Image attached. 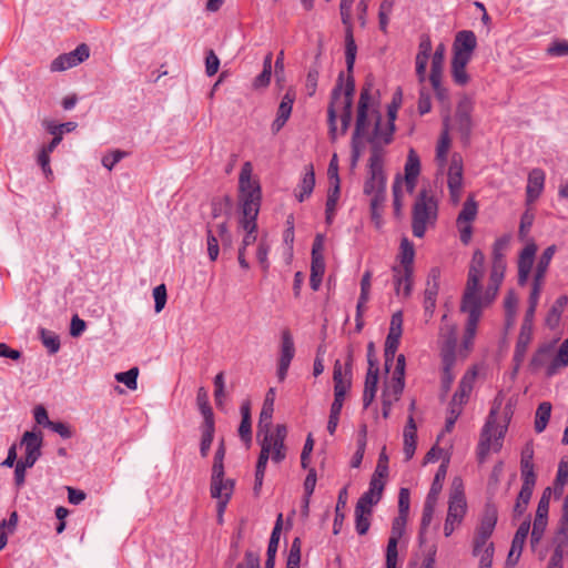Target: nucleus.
I'll list each match as a JSON object with an SVG mask.
<instances>
[{
    "mask_svg": "<svg viewBox=\"0 0 568 568\" xmlns=\"http://www.w3.org/2000/svg\"><path fill=\"white\" fill-rule=\"evenodd\" d=\"M386 120L383 121L379 111V94L372 93V85L365 83L361 90L357 104L355 130L352 136V158L355 163L359 158L361 138L367 135L372 145L368 172L363 192L369 197L371 221L381 230L387 202V174L384 171L383 146L390 143V104H386Z\"/></svg>",
    "mask_w": 568,
    "mask_h": 568,
    "instance_id": "obj_1",
    "label": "nucleus"
},
{
    "mask_svg": "<svg viewBox=\"0 0 568 568\" xmlns=\"http://www.w3.org/2000/svg\"><path fill=\"white\" fill-rule=\"evenodd\" d=\"M345 27V61L346 69L348 72V77L344 81V72H341L337 79V83L332 90L331 93V102L327 108V122L329 128V136L332 140L336 139V118L337 111H341V122H342V133H345L352 122V108H353V97L355 93V82L352 75L356 54H357V44L354 39L353 33V24L344 26Z\"/></svg>",
    "mask_w": 568,
    "mask_h": 568,
    "instance_id": "obj_2",
    "label": "nucleus"
},
{
    "mask_svg": "<svg viewBox=\"0 0 568 568\" xmlns=\"http://www.w3.org/2000/svg\"><path fill=\"white\" fill-rule=\"evenodd\" d=\"M516 399H506L503 392L494 398L490 412L480 433L477 447L478 460L483 463L490 452H498L501 448V440L513 418Z\"/></svg>",
    "mask_w": 568,
    "mask_h": 568,
    "instance_id": "obj_3",
    "label": "nucleus"
},
{
    "mask_svg": "<svg viewBox=\"0 0 568 568\" xmlns=\"http://www.w3.org/2000/svg\"><path fill=\"white\" fill-rule=\"evenodd\" d=\"M450 119L449 115L443 119V129L436 145L435 161L438 171L446 172L447 187L452 204L460 202L464 186V161L460 153H453L448 160V152L452 145Z\"/></svg>",
    "mask_w": 568,
    "mask_h": 568,
    "instance_id": "obj_4",
    "label": "nucleus"
},
{
    "mask_svg": "<svg viewBox=\"0 0 568 568\" xmlns=\"http://www.w3.org/2000/svg\"><path fill=\"white\" fill-rule=\"evenodd\" d=\"M485 255L480 250H476L473 253L471 262L468 270V276L466 287L463 294L460 311L467 314V321L465 324V333L462 343V352L464 356L470 352L474 345V322L477 314L478 300L476 297V291L479 288V283L484 275Z\"/></svg>",
    "mask_w": 568,
    "mask_h": 568,
    "instance_id": "obj_5",
    "label": "nucleus"
},
{
    "mask_svg": "<svg viewBox=\"0 0 568 568\" xmlns=\"http://www.w3.org/2000/svg\"><path fill=\"white\" fill-rule=\"evenodd\" d=\"M438 220V201L428 190L419 191L412 205V233L423 239L426 232L436 226Z\"/></svg>",
    "mask_w": 568,
    "mask_h": 568,
    "instance_id": "obj_6",
    "label": "nucleus"
},
{
    "mask_svg": "<svg viewBox=\"0 0 568 568\" xmlns=\"http://www.w3.org/2000/svg\"><path fill=\"white\" fill-rule=\"evenodd\" d=\"M476 47L477 39L473 31L463 30L456 33L453 43L450 72L454 82L458 85H465L469 81L466 67L471 60Z\"/></svg>",
    "mask_w": 568,
    "mask_h": 568,
    "instance_id": "obj_7",
    "label": "nucleus"
},
{
    "mask_svg": "<svg viewBox=\"0 0 568 568\" xmlns=\"http://www.w3.org/2000/svg\"><path fill=\"white\" fill-rule=\"evenodd\" d=\"M415 248L414 244L404 236L400 241L398 260L400 268L393 267V277L396 278V293L407 297L410 295L413 285V271H414Z\"/></svg>",
    "mask_w": 568,
    "mask_h": 568,
    "instance_id": "obj_8",
    "label": "nucleus"
},
{
    "mask_svg": "<svg viewBox=\"0 0 568 568\" xmlns=\"http://www.w3.org/2000/svg\"><path fill=\"white\" fill-rule=\"evenodd\" d=\"M440 358L443 363L442 388L448 392L455 379L453 371L456 364V329L454 326L445 325L440 328Z\"/></svg>",
    "mask_w": 568,
    "mask_h": 568,
    "instance_id": "obj_9",
    "label": "nucleus"
},
{
    "mask_svg": "<svg viewBox=\"0 0 568 568\" xmlns=\"http://www.w3.org/2000/svg\"><path fill=\"white\" fill-rule=\"evenodd\" d=\"M505 271L506 264L493 263L487 287L485 291H483L481 285L479 284V288L476 291L478 304L476 320L474 322V337L476 336L477 326L481 317L483 310L488 307L497 297L499 287L505 276Z\"/></svg>",
    "mask_w": 568,
    "mask_h": 568,
    "instance_id": "obj_10",
    "label": "nucleus"
},
{
    "mask_svg": "<svg viewBox=\"0 0 568 568\" xmlns=\"http://www.w3.org/2000/svg\"><path fill=\"white\" fill-rule=\"evenodd\" d=\"M420 174V160L414 149H409L407 160L404 166V176L396 175L393 183V195L397 197V193L402 186L405 187L406 192L414 193L417 180Z\"/></svg>",
    "mask_w": 568,
    "mask_h": 568,
    "instance_id": "obj_11",
    "label": "nucleus"
},
{
    "mask_svg": "<svg viewBox=\"0 0 568 568\" xmlns=\"http://www.w3.org/2000/svg\"><path fill=\"white\" fill-rule=\"evenodd\" d=\"M239 184L241 206H246L247 204L260 206L262 196L261 186L257 181L252 180V164L250 162L243 164L240 172Z\"/></svg>",
    "mask_w": 568,
    "mask_h": 568,
    "instance_id": "obj_12",
    "label": "nucleus"
},
{
    "mask_svg": "<svg viewBox=\"0 0 568 568\" xmlns=\"http://www.w3.org/2000/svg\"><path fill=\"white\" fill-rule=\"evenodd\" d=\"M474 110V101L471 98L465 95L463 97L456 108L455 115L450 119V131H457L462 139L468 141L473 121H471V112Z\"/></svg>",
    "mask_w": 568,
    "mask_h": 568,
    "instance_id": "obj_13",
    "label": "nucleus"
},
{
    "mask_svg": "<svg viewBox=\"0 0 568 568\" xmlns=\"http://www.w3.org/2000/svg\"><path fill=\"white\" fill-rule=\"evenodd\" d=\"M367 363L368 368L363 393L364 408H367L373 403L377 390V384L379 381V363L376 356L375 345L373 342H369L367 345Z\"/></svg>",
    "mask_w": 568,
    "mask_h": 568,
    "instance_id": "obj_14",
    "label": "nucleus"
},
{
    "mask_svg": "<svg viewBox=\"0 0 568 568\" xmlns=\"http://www.w3.org/2000/svg\"><path fill=\"white\" fill-rule=\"evenodd\" d=\"M467 511V503L462 490L457 488L452 493L447 517L444 525V535L449 537L460 526Z\"/></svg>",
    "mask_w": 568,
    "mask_h": 568,
    "instance_id": "obj_15",
    "label": "nucleus"
},
{
    "mask_svg": "<svg viewBox=\"0 0 568 568\" xmlns=\"http://www.w3.org/2000/svg\"><path fill=\"white\" fill-rule=\"evenodd\" d=\"M410 493L408 488H400L398 494V517L393 523V568H396V536L400 537L409 514Z\"/></svg>",
    "mask_w": 568,
    "mask_h": 568,
    "instance_id": "obj_16",
    "label": "nucleus"
},
{
    "mask_svg": "<svg viewBox=\"0 0 568 568\" xmlns=\"http://www.w3.org/2000/svg\"><path fill=\"white\" fill-rule=\"evenodd\" d=\"M220 243L223 246H230L232 243V235L227 230L225 222L216 225L215 231L207 225L206 230V245L207 255L210 261L214 262L217 260L220 254Z\"/></svg>",
    "mask_w": 568,
    "mask_h": 568,
    "instance_id": "obj_17",
    "label": "nucleus"
},
{
    "mask_svg": "<svg viewBox=\"0 0 568 568\" xmlns=\"http://www.w3.org/2000/svg\"><path fill=\"white\" fill-rule=\"evenodd\" d=\"M554 547L552 558L560 560L568 558V494L564 499L561 517L554 537Z\"/></svg>",
    "mask_w": 568,
    "mask_h": 568,
    "instance_id": "obj_18",
    "label": "nucleus"
},
{
    "mask_svg": "<svg viewBox=\"0 0 568 568\" xmlns=\"http://www.w3.org/2000/svg\"><path fill=\"white\" fill-rule=\"evenodd\" d=\"M260 212V206H252L247 204L246 206H242L243 217L240 223L243 230L245 231V235L242 241L241 250H246L247 246L252 245L257 236H256V219Z\"/></svg>",
    "mask_w": 568,
    "mask_h": 568,
    "instance_id": "obj_19",
    "label": "nucleus"
},
{
    "mask_svg": "<svg viewBox=\"0 0 568 568\" xmlns=\"http://www.w3.org/2000/svg\"><path fill=\"white\" fill-rule=\"evenodd\" d=\"M538 246L534 241H529L520 251L517 262L518 284L524 286L527 284Z\"/></svg>",
    "mask_w": 568,
    "mask_h": 568,
    "instance_id": "obj_20",
    "label": "nucleus"
},
{
    "mask_svg": "<svg viewBox=\"0 0 568 568\" xmlns=\"http://www.w3.org/2000/svg\"><path fill=\"white\" fill-rule=\"evenodd\" d=\"M43 444V437L41 432H26L21 438V445L24 447V458L27 465H34L41 457V448Z\"/></svg>",
    "mask_w": 568,
    "mask_h": 568,
    "instance_id": "obj_21",
    "label": "nucleus"
},
{
    "mask_svg": "<svg viewBox=\"0 0 568 568\" xmlns=\"http://www.w3.org/2000/svg\"><path fill=\"white\" fill-rule=\"evenodd\" d=\"M530 526H531V524H530L529 517L526 518L519 525V527L513 538L511 547L508 552V557H507V561H506L508 566H515L518 562V560L521 556L523 549H524V545L529 535Z\"/></svg>",
    "mask_w": 568,
    "mask_h": 568,
    "instance_id": "obj_22",
    "label": "nucleus"
},
{
    "mask_svg": "<svg viewBox=\"0 0 568 568\" xmlns=\"http://www.w3.org/2000/svg\"><path fill=\"white\" fill-rule=\"evenodd\" d=\"M287 434V429L285 425H277L275 428V433H271V430L266 429L262 435L263 437H267L268 442L272 444V460L274 463H281L285 458V445L284 440Z\"/></svg>",
    "mask_w": 568,
    "mask_h": 568,
    "instance_id": "obj_23",
    "label": "nucleus"
},
{
    "mask_svg": "<svg viewBox=\"0 0 568 568\" xmlns=\"http://www.w3.org/2000/svg\"><path fill=\"white\" fill-rule=\"evenodd\" d=\"M432 49L433 47L429 36L422 34L418 44V52L416 54V75L420 83L426 80V69Z\"/></svg>",
    "mask_w": 568,
    "mask_h": 568,
    "instance_id": "obj_24",
    "label": "nucleus"
},
{
    "mask_svg": "<svg viewBox=\"0 0 568 568\" xmlns=\"http://www.w3.org/2000/svg\"><path fill=\"white\" fill-rule=\"evenodd\" d=\"M294 101L295 93L288 90L282 98L277 109L276 118L271 125V130L274 134L278 133L290 119Z\"/></svg>",
    "mask_w": 568,
    "mask_h": 568,
    "instance_id": "obj_25",
    "label": "nucleus"
},
{
    "mask_svg": "<svg viewBox=\"0 0 568 568\" xmlns=\"http://www.w3.org/2000/svg\"><path fill=\"white\" fill-rule=\"evenodd\" d=\"M384 480L371 479L368 489L359 497L356 506L361 509L372 510L377 505L384 491Z\"/></svg>",
    "mask_w": 568,
    "mask_h": 568,
    "instance_id": "obj_26",
    "label": "nucleus"
},
{
    "mask_svg": "<svg viewBox=\"0 0 568 568\" xmlns=\"http://www.w3.org/2000/svg\"><path fill=\"white\" fill-rule=\"evenodd\" d=\"M520 478L521 481H537V477L534 469V446L530 443H527L521 450Z\"/></svg>",
    "mask_w": 568,
    "mask_h": 568,
    "instance_id": "obj_27",
    "label": "nucleus"
},
{
    "mask_svg": "<svg viewBox=\"0 0 568 568\" xmlns=\"http://www.w3.org/2000/svg\"><path fill=\"white\" fill-rule=\"evenodd\" d=\"M274 399H275V389L270 388L266 393L264 404L262 410L260 413L258 419V432L257 435L261 436L266 429L270 430L272 426V417L274 412Z\"/></svg>",
    "mask_w": 568,
    "mask_h": 568,
    "instance_id": "obj_28",
    "label": "nucleus"
},
{
    "mask_svg": "<svg viewBox=\"0 0 568 568\" xmlns=\"http://www.w3.org/2000/svg\"><path fill=\"white\" fill-rule=\"evenodd\" d=\"M315 186V173L313 165L310 164L305 168V172L295 190V196L300 203L304 202L311 196Z\"/></svg>",
    "mask_w": 568,
    "mask_h": 568,
    "instance_id": "obj_29",
    "label": "nucleus"
},
{
    "mask_svg": "<svg viewBox=\"0 0 568 568\" xmlns=\"http://www.w3.org/2000/svg\"><path fill=\"white\" fill-rule=\"evenodd\" d=\"M545 183V173L540 169H534L528 175L526 187L527 202H534L541 193Z\"/></svg>",
    "mask_w": 568,
    "mask_h": 568,
    "instance_id": "obj_30",
    "label": "nucleus"
},
{
    "mask_svg": "<svg viewBox=\"0 0 568 568\" xmlns=\"http://www.w3.org/2000/svg\"><path fill=\"white\" fill-rule=\"evenodd\" d=\"M535 485H536V483L523 481L521 488L519 490L517 500H516L514 509H513L515 518L520 517L525 514L527 506L530 501V498L532 496Z\"/></svg>",
    "mask_w": 568,
    "mask_h": 568,
    "instance_id": "obj_31",
    "label": "nucleus"
},
{
    "mask_svg": "<svg viewBox=\"0 0 568 568\" xmlns=\"http://www.w3.org/2000/svg\"><path fill=\"white\" fill-rule=\"evenodd\" d=\"M476 377L477 371L475 368L467 371L459 382L458 389L454 394L453 399L465 404L471 393Z\"/></svg>",
    "mask_w": 568,
    "mask_h": 568,
    "instance_id": "obj_32",
    "label": "nucleus"
},
{
    "mask_svg": "<svg viewBox=\"0 0 568 568\" xmlns=\"http://www.w3.org/2000/svg\"><path fill=\"white\" fill-rule=\"evenodd\" d=\"M568 305V296L567 295H560L555 303L551 305L550 310L547 313L546 316V325L550 328H556L559 326L561 315L565 311V308Z\"/></svg>",
    "mask_w": 568,
    "mask_h": 568,
    "instance_id": "obj_33",
    "label": "nucleus"
},
{
    "mask_svg": "<svg viewBox=\"0 0 568 568\" xmlns=\"http://www.w3.org/2000/svg\"><path fill=\"white\" fill-rule=\"evenodd\" d=\"M235 481L233 479H216L211 480V497L215 499L226 498V500H230L233 494Z\"/></svg>",
    "mask_w": 568,
    "mask_h": 568,
    "instance_id": "obj_34",
    "label": "nucleus"
},
{
    "mask_svg": "<svg viewBox=\"0 0 568 568\" xmlns=\"http://www.w3.org/2000/svg\"><path fill=\"white\" fill-rule=\"evenodd\" d=\"M416 425L413 416H409L407 425L404 429V454L406 459H410L416 449Z\"/></svg>",
    "mask_w": 568,
    "mask_h": 568,
    "instance_id": "obj_35",
    "label": "nucleus"
},
{
    "mask_svg": "<svg viewBox=\"0 0 568 568\" xmlns=\"http://www.w3.org/2000/svg\"><path fill=\"white\" fill-rule=\"evenodd\" d=\"M554 357V346L544 345L534 354L530 365L535 369L546 368V374L548 375V365L551 363Z\"/></svg>",
    "mask_w": 568,
    "mask_h": 568,
    "instance_id": "obj_36",
    "label": "nucleus"
},
{
    "mask_svg": "<svg viewBox=\"0 0 568 568\" xmlns=\"http://www.w3.org/2000/svg\"><path fill=\"white\" fill-rule=\"evenodd\" d=\"M497 524V509L488 505L485 508L479 526L476 531L486 536H491Z\"/></svg>",
    "mask_w": 568,
    "mask_h": 568,
    "instance_id": "obj_37",
    "label": "nucleus"
},
{
    "mask_svg": "<svg viewBox=\"0 0 568 568\" xmlns=\"http://www.w3.org/2000/svg\"><path fill=\"white\" fill-rule=\"evenodd\" d=\"M446 47L444 43H439L432 57L430 74L429 80H434L436 83L438 77L443 75L444 62H445Z\"/></svg>",
    "mask_w": 568,
    "mask_h": 568,
    "instance_id": "obj_38",
    "label": "nucleus"
},
{
    "mask_svg": "<svg viewBox=\"0 0 568 568\" xmlns=\"http://www.w3.org/2000/svg\"><path fill=\"white\" fill-rule=\"evenodd\" d=\"M531 336H532V327L521 326L520 333H519V336H518V339L516 343V347H515V354H514V359L517 363L523 362V359L526 355L528 345L531 342Z\"/></svg>",
    "mask_w": 568,
    "mask_h": 568,
    "instance_id": "obj_39",
    "label": "nucleus"
},
{
    "mask_svg": "<svg viewBox=\"0 0 568 568\" xmlns=\"http://www.w3.org/2000/svg\"><path fill=\"white\" fill-rule=\"evenodd\" d=\"M339 194L341 185H337V183H332V185H329L328 189L327 200L325 204V221L328 225L333 223Z\"/></svg>",
    "mask_w": 568,
    "mask_h": 568,
    "instance_id": "obj_40",
    "label": "nucleus"
},
{
    "mask_svg": "<svg viewBox=\"0 0 568 568\" xmlns=\"http://www.w3.org/2000/svg\"><path fill=\"white\" fill-rule=\"evenodd\" d=\"M295 355L294 341L291 332L284 329L281 335V353L278 362L291 364Z\"/></svg>",
    "mask_w": 568,
    "mask_h": 568,
    "instance_id": "obj_41",
    "label": "nucleus"
},
{
    "mask_svg": "<svg viewBox=\"0 0 568 568\" xmlns=\"http://www.w3.org/2000/svg\"><path fill=\"white\" fill-rule=\"evenodd\" d=\"M196 405L204 418L203 423H214V414L210 405L209 393L203 386L197 389Z\"/></svg>",
    "mask_w": 568,
    "mask_h": 568,
    "instance_id": "obj_42",
    "label": "nucleus"
},
{
    "mask_svg": "<svg viewBox=\"0 0 568 568\" xmlns=\"http://www.w3.org/2000/svg\"><path fill=\"white\" fill-rule=\"evenodd\" d=\"M566 366H568V338L560 344L555 357L548 365V376L555 375L559 368Z\"/></svg>",
    "mask_w": 568,
    "mask_h": 568,
    "instance_id": "obj_43",
    "label": "nucleus"
},
{
    "mask_svg": "<svg viewBox=\"0 0 568 568\" xmlns=\"http://www.w3.org/2000/svg\"><path fill=\"white\" fill-rule=\"evenodd\" d=\"M551 404L549 402H542L538 405L535 414V430L536 433H542L551 416Z\"/></svg>",
    "mask_w": 568,
    "mask_h": 568,
    "instance_id": "obj_44",
    "label": "nucleus"
},
{
    "mask_svg": "<svg viewBox=\"0 0 568 568\" xmlns=\"http://www.w3.org/2000/svg\"><path fill=\"white\" fill-rule=\"evenodd\" d=\"M325 272L324 258H312L311 261V276L310 286L313 291H318L322 284L323 275Z\"/></svg>",
    "mask_w": 568,
    "mask_h": 568,
    "instance_id": "obj_45",
    "label": "nucleus"
},
{
    "mask_svg": "<svg viewBox=\"0 0 568 568\" xmlns=\"http://www.w3.org/2000/svg\"><path fill=\"white\" fill-rule=\"evenodd\" d=\"M567 481H568V460L562 459V460H560V463L558 465V470H557L556 479L554 481V487H551L552 494L556 499L561 497Z\"/></svg>",
    "mask_w": 568,
    "mask_h": 568,
    "instance_id": "obj_46",
    "label": "nucleus"
},
{
    "mask_svg": "<svg viewBox=\"0 0 568 568\" xmlns=\"http://www.w3.org/2000/svg\"><path fill=\"white\" fill-rule=\"evenodd\" d=\"M215 432V423H203L201 426V443H200V454L202 457H206L209 455L211 445L214 439Z\"/></svg>",
    "mask_w": 568,
    "mask_h": 568,
    "instance_id": "obj_47",
    "label": "nucleus"
},
{
    "mask_svg": "<svg viewBox=\"0 0 568 568\" xmlns=\"http://www.w3.org/2000/svg\"><path fill=\"white\" fill-rule=\"evenodd\" d=\"M478 213V205L473 197H468L459 212L456 224L473 223Z\"/></svg>",
    "mask_w": 568,
    "mask_h": 568,
    "instance_id": "obj_48",
    "label": "nucleus"
},
{
    "mask_svg": "<svg viewBox=\"0 0 568 568\" xmlns=\"http://www.w3.org/2000/svg\"><path fill=\"white\" fill-rule=\"evenodd\" d=\"M406 359L403 354L396 358V366L393 376V394L402 393L404 389V375H405Z\"/></svg>",
    "mask_w": 568,
    "mask_h": 568,
    "instance_id": "obj_49",
    "label": "nucleus"
},
{
    "mask_svg": "<svg viewBox=\"0 0 568 568\" xmlns=\"http://www.w3.org/2000/svg\"><path fill=\"white\" fill-rule=\"evenodd\" d=\"M346 495H347V489L346 488L341 489V491L338 494V498H337V504H336V508H335V518H334V523H333V534L334 535H338L342 530L343 521L345 518V515L342 511V509L346 506Z\"/></svg>",
    "mask_w": 568,
    "mask_h": 568,
    "instance_id": "obj_50",
    "label": "nucleus"
},
{
    "mask_svg": "<svg viewBox=\"0 0 568 568\" xmlns=\"http://www.w3.org/2000/svg\"><path fill=\"white\" fill-rule=\"evenodd\" d=\"M39 334L42 344L50 354H55L59 352L61 346L60 338L54 332L45 328H40Z\"/></svg>",
    "mask_w": 568,
    "mask_h": 568,
    "instance_id": "obj_51",
    "label": "nucleus"
},
{
    "mask_svg": "<svg viewBox=\"0 0 568 568\" xmlns=\"http://www.w3.org/2000/svg\"><path fill=\"white\" fill-rule=\"evenodd\" d=\"M547 525H548V519H541V518L534 519L531 534H530V547L532 550H536L537 546L544 538Z\"/></svg>",
    "mask_w": 568,
    "mask_h": 568,
    "instance_id": "obj_52",
    "label": "nucleus"
},
{
    "mask_svg": "<svg viewBox=\"0 0 568 568\" xmlns=\"http://www.w3.org/2000/svg\"><path fill=\"white\" fill-rule=\"evenodd\" d=\"M372 510L361 509L359 507H355V529L358 535H365L371 525Z\"/></svg>",
    "mask_w": 568,
    "mask_h": 568,
    "instance_id": "obj_53",
    "label": "nucleus"
},
{
    "mask_svg": "<svg viewBox=\"0 0 568 568\" xmlns=\"http://www.w3.org/2000/svg\"><path fill=\"white\" fill-rule=\"evenodd\" d=\"M510 242L509 235L497 239L493 246V263L506 264L504 255Z\"/></svg>",
    "mask_w": 568,
    "mask_h": 568,
    "instance_id": "obj_54",
    "label": "nucleus"
},
{
    "mask_svg": "<svg viewBox=\"0 0 568 568\" xmlns=\"http://www.w3.org/2000/svg\"><path fill=\"white\" fill-rule=\"evenodd\" d=\"M552 496L551 487L544 489L541 497L538 501L535 518L548 519L549 504Z\"/></svg>",
    "mask_w": 568,
    "mask_h": 568,
    "instance_id": "obj_55",
    "label": "nucleus"
},
{
    "mask_svg": "<svg viewBox=\"0 0 568 568\" xmlns=\"http://www.w3.org/2000/svg\"><path fill=\"white\" fill-rule=\"evenodd\" d=\"M138 375H139V368L132 367L126 372H120L115 374V379L119 383L124 384L129 389H136L138 387Z\"/></svg>",
    "mask_w": 568,
    "mask_h": 568,
    "instance_id": "obj_56",
    "label": "nucleus"
},
{
    "mask_svg": "<svg viewBox=\"0 0 568 568\" xmlns=\"http://www.w3.org/2000/svg\"><path fill=\"white\" fill-rule=\"evenodd\" d=\"M343 404H344V400H339L336 398H334V402L332 403L328 423H327V430L331 435H334V433L337 428L339 415H341V412L343 408Z\"/></svg>",
    "mask_w": 568,
    "mask_h": 568,
    "instance_id": "obj_57",
    "label": "nucleus"
},
{
    "mask_svg": "<svg viewBox=\"0 0 568 568\" xmlns=\"http://www.w3.org/2000/svg\"><path fill=\"white\" fill-rule=\"evenodd\" d=\"M557 251V247L556 245H550L548 246L544 252L542 254L540 255L538 262H537V265H536V268H535V272H538V273H541V274H547L548 272V267L550 265V262L555 255Z\"/></svg>",
    "mask_w": 568,
    "mask_h": 568,
    "instance_id": "obj_58",
    "label": "nucleus"
},
{
    "mask_svg": "<svg viewBox=\"0 0 568 568\" xmlns=\"http://www.w3.org/2000/svg\"><path fill=\"white\" fill-rule=\"evenodd\" d=\"M518 305V297L514 291H508L504 300V307L506 313V320L508 324L514 322L516 310Z\"/></svg>",
    "mask_w": 568,
    "mask_h": 568,
    "instance_id": "obj_59",
    "label": "nucleus"
},
{
    "mask_svg": "<svg viewBox=\"0 0 568 568\" xmlns=\"http://www.w3.org/2000/svg\"><path fill=\"white\" fill-rule=\"evenodd\" d=\"M272 450V444L268 442L267 437H263L262 444H261V453L257 458L256 463V469L255 471L265 473L267 462L270 459V453Z\"/></svg>",
    "mask_w": 568,
    "mask_h": 568,
    "instance_id": "obj_60",
    "label": "nucleus"
},
{
    "mask_svg": "<svg viewBox=\"0 0 568 568\" xmlns=\"http://www.w3.org/2000/svg\"><path fill=\"white\" fill-rule=\"evenodd\" d=\"M446 470L444 466H440L438 471L435 475V478L433 480L432 487L429 489V493L427 495L428 500L437 501L438 495L443 488V480L445 478Z\"/></svg>",
    "mask_w": 568,
    "mask_h": 568,
    "instance_id": "obj_61",
    "label": "nucleus"
},
{
    "mask_svg": "<svg viewBox=\"0 0 568 568\" xmlns=\"http://www.w3.org/2000/svg\"><path fill=\"white\" fill-rule=\"evenodd\" d=\"M545 278H546L545 274H541V273H538V272H534L532 282H531V288H530V294H529L528 301H532V302H538L539 303V298H540V294H541V291H542V287H544Z\"/></svg>",
    "mask_w": 568,
    "mask_h": 568,
    "instance_id": "obj_62",
    "label": "nucleus"
},
{
    "mask_svg": "<svg viewBox=\"0 0 568 568\" xmlns=\"http://www.w3.org/2000/svg\"><path fill=\"white\" fill-rule=\"evenodd\" d=\"M74 67L69 53L58 55L50 64L51 72H62Z\"/></svg>",
    "mask_w": 568,
    "mask_h": 568,
    "instance_id": "obj_63",
    "label": "nucleus"
},
{
    "mask_svg": "<svg viewBox=\"0 0 568 568\" xmlns=\"http://www.w3.org/2000/svg\"><path fill=\"white\" fill-rule=\"evenodd\" d=\"M153 298L154 311L155 313H160L165 307L168 298L166 286L164 284H160L153 288Z\"/></svg>",
    "mask_w": 568,
    "mask_h": 568,
    "instance_id": "obj_64",
    "label": "nucleus"
}]
</instances>
